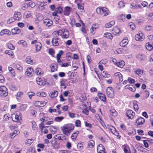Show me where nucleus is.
Instances as JSON below:
<instances>
[{"label": "nucleus", "instance_id": "18", "mask_svg": "<svg viewBox=\"0 0 153 153\" xmlns=\"http://www.w3.org/2000/svg\"><path fill=\"white\" fill-rule=\"evenodd\" d=\"M20 133L19 131L17 130H15L12 133L10 134V137L12 139H13L15 136Z\"/></svg>", "mask_w": 153, "mask_h": 153}, {"label": "nucleus", "instance_id": "2", "mask_svg": "<svg viewBox=\"0 0 153 153\" xmlns=\"http://www.w3.org/2000/svg\"><path fill=\"white\" fill-rule=\"evenodd\" d=\"M8 94V91L7 88L4 86H0V96L5 97Z\"/></svg>", "mask_w": 153, "mask_h": 153}, {"label": "nucleus", "instance_id": "53", "mask_svg": "<svg viewBox=\"0 0 153 153\" xmlns=\"http://www.w3.org/2000/svg\"><path fill=\"white\" fill-rule=\"evenodd\" d=\"M75 125L77 127H80L81 126V122L79 120H77L75 122Z\"/></svg>", "mask_w": 153, "mask_h": 153}, {"label": "nucleus", "instance_id": "8", "mask_svg": "<svg viewBox=\"0 0 153 153\" xmlns=\"http://www.w3.org/2000/svg\"><path fill=\"white\" fill-rule=\"evenodd\" d=\"M145 122L144 119L141 117H139L136 121V124H137V126L143 124Z\"/></svg>", "mask_w": 153, "mask_h": 153}, {"label": "nucleus", "instance_id": "41", "mask_svg": "<svg viewBox=\"0 0 153 153\" xmlns=\"http://www.w3.org/2000/svg\"><path fill=\"white\" fill-rule=\"evenodd\" d=\"M133 108L134 110L137 111L138 110L139 107L137 104H136V102H133Z\"/></svg>", "mask_w": 153, "mask_h": 153}, {"label": "nucleus", "instance_id": "21", "mask_svg": "<svg viewBox=\"0 0 153 153\" xmlns=\"http://www.w3.org/2000/svg\"><path fill=\"white\" fill-rule=\"evenodd\" d=\"M58 39L59 38L56 37L52 39L51 42L53 46H57L59 45V43L57 41Z\"/></svg>", "mask_w": 153, "mask_h": 153}, {"label": "nucleus", "instance_id": "42", "mask_svg": "<svg viewBox=\"0 0 153 153\" xmlns=\"http://www.w3.org/2000/svg\"><path fill=\"white\" fill-rule=\"evenodd\" d=\"M27 4L29 7H30L31 8L34 7L35 6V3L32 1L29 2Z\"/></svg>", "mask_w": 153, "mask_h": 153}, {"label": "nucleus", "instance_id": "58", "mask_svg": "<svg viewBox=\"0 0 153 153\" xmlns=\"http://www.w3.org/2000/svg\"><path fill=\"white\" fill-rule=\"evenodd\" d=\"M55 52L54 50L52 49L49 50V53L50 54L53 56V55L54 54Z\"/></svg>", "mask_w": 153, "mask_h": 153}, {"label": "nucleus", "instance_id": "44", "mask_svg": "<svg viewBox=\"0 0 153 153\" xmlns=\"http://www.w3.org/2000/svg\"><path fill=\"white\" fill-rule=\"evenodd\" d=\"M125 153H130L129 150V148L128 146H125L124 149Z\"/></svg>", "mask_w": 153, "mask_h": 153}, {"label": "nucleus", "instance_id": "57", "mask_svg": "<svg viewBox=\"0 0 153 153\" xmlns=\"http://www.w3.org/2000/svg\"><path fill=\"white\" fill-rule=\"evenodd\" d=\"M44 123H42L40 124V128L41 130H42L44 128H48L49 126H43Z\"/></svg>", "mask_w": 153, "mask_h": 153}, {"label": "nucleus", "instance_id": "16", "mask_svg": "<svg viewBox=\"0 0 153 153\" xmlns=\"http://www.w3.org/2000/svg\"><path fill=\"white\" fill-rule=\"evenodd\" d=\"M112 31L113 34L115 35H117L120 32V30L118 27L115 26L112 29Z\"/></svg>", "mask_w": 153, "mask_h": 153}, {"label": "nucleus", "instance_id": "7", "mask_svg": "<svg viewBox=\"0 0 153 153\" xmlns=\"http://www.w3.org/2000/svg\"><path fill=\"white\" fill-rule=\"evenodd\" d=\"M18 116V115L15 114H13L12 115V119L13 121L14 122H17L18 120H19L22 119V117L21 116Z\"/></svg>", "mask_w": 153, "mask_h": 153}, {"label": "nucleus", "instance_id": "20", "mask_svg": "<svg viewBox=\"0 0 153 153\" xmlns=\"http://www.w3.org/2000/svg\"><path fill=\"white\" fill-rule=\"evenodd\" d=\"M36 81L37 84L40 86L44 85H45V83L40 78H37L36 79Z\"/></svg>", "mask_w": 153, "mask_h": 153}, {"label": "nucleus", "instance_id": "13", "mask_svg": "<svg viewBox=\"0 0 153 153\" xmlns=\"http://www.w3.org/2000/svg\"><path fill=\"white\" fill-rule=\"evenodd\" d=\"M63 34V36H62V38L65 39L68 38L69 35L68 30L66 29H64Z\"/></svg>", "mask_w": 153, "mask_h": 153}, {"label": "nucleus", "instance_id": "29", "mask_svg": "<svg viewBox=\"0 0 153 153\" xmlns=\"http://www.w3.org/2000/svg\"><path fill=\"white\" fill-rule=\"evenodd\" d=\"M26 62L29 64H32L33 61L31 60L30 56H28L26 59Z\"/></svg>", "mask_w": 153, "mask_h": 153}, {"label": "nucleus", "instance_id": "26", "mask_svg": "<svg viewBox=\"0 0 153 153\" xmlns=\"http://www.w3.org/2000/svg\"><path fill=\"white\" fill-rule=\"evenodd\" d=\"M128 40L126 39H123L120 43V45L121 46L124 47L128 43Z\"/></svg>", "mask_w": 153, "mask_h": 153}, {"label": "nucleus", "instance_id": "27", "mask_svg": "<svg viewBox=\"0 0 153 153\" xmlns=\"http://www.w3.org/2000/svg\"><path fill=\"white\" fill-rule=\"evenodd\" d=\"M115 65L118 67H119L120 66L121 68H123V66L125 65V62L123 60H121L118 62L116 63Z\"/></svg>", "mask_w": 153, "mask_h": 153}, {"label": "nucleus", "instance_id": "1", "mask_svg": "<svg viewBox=\"0 0 153 153\" xmlns=\"http://www.w3.org/2000/svg\"><path fill=\"white\" fill-rule=\"evenodd\" d=\"M74 129V125L72 124H68L61 127V129L64 134L69 136Z\"/></svg>", "mask_w": 153, "mask_h": 153}, {"label": "nucleus", "instance_id": "4", "mask_svg": "<svg viewBox=\"0 0 153 153\" xmlns=\"http://www.w3.org/2000/svg\"><path fill=\"white\" fill-rule=\"evenodd\" d=\"M135 113L131 110H129L126 112V116L129 119H132L135 116Z\"/></svg>", "mask_w": 153, "mask_h": 153}, {"label": "nucleus", "instance_id": "6", "mask_svg": "<svg viewBox=\"0 0 153 153\" xmlns=\"http://www.w3.org/2000/svg\"><path fill=\"white\" fill-rule=\"evenodd\" d=\"M105 150V147L102 144H100L98 146L97 151L98 153H106Z\"/></svg>", "mask_w": 153, "mask_h": 153}, {"label": "nucleus", "instance_id": "25", "mask_svg": "<svg viewBox=\"0 0 153 153\" xmlns=\"http://www.w3.org/2000/svg\"><path fill=\"white\" fill-rule=\"evenodd\" d=\"M36 50L37 51H39L41 49L42 45L39 42H37L35 44Z\"/></svg>", "mask_w": 153, "mask_h": 153}, {"label": "nucleus", "instance_id": "12", "mask_svg": "<svg viewBox=\"0 0 153 153\" xmlns=\"http://www.w3.org/2000/svg\"><path fill=\"white\" fill-rule=\"evenodd\" d=\"M71 8L68 6H67L64 9V15L68 16L69 15L71 11L70 10Z\"/></svg>", "mask_w": 153, "mask_h": 153}, {"label": "nucleus", "instance_id": "59", "mask_svg": "<svg viewBox=\"0 0 153 153\" xmlns=\"http://www.w3.org/2000/svg\"><path fill=\"white\" fill-rule=\"evenodd\" d=\"M128 82L130 83H134L135 82V80L131 78H128Z\"/></svg>", "mask_w": 153, "mask_h": 153}, {"label": "nucleus", "instance_id": "3", "mask_svg": "<svg viewBox=\"0 0 153 153\" xmlns=\"http://www.w3.org/2000/svg\"><path fill=\"white\" fill-rule=\"evenodd\" d=\"M106 94L108 97L112 98L114 96V92L112 88L111 87H108L106 89Z\"/></svg>", "mask_w": 153, "mask_h": 153}, {"label": "nucleus", "instance_id": "48", "mask_svg": "<svg viewBox=\"0 0 153 153\" xmlns=\"http://www.w3.org/2000/svg\"><path fill=\"white\" fill-rule=\"evenodd\" d=\"M14 20H15L14 17H11L9 19L7 20V22L8 24H10L14 22Z\"/></svg>", "mask_w": 153, "mask_h": 153}, {"label": "nucleus", "instance_id": "5", "mask_svg": "<svg viewBox=\"0 0 153 153\" xmlns=\"http://www.w3.org/2000/svg\"><path fill=\"white\" fill-rule=\"evenodd\" d=\"M51 144L53 147V148L54 149H58L60 147V143H58L56 140L52 141Z\"/></svg>", "mask_w": 153, "mask_h": 153}, {"label": "nucleus", "instance_id": "31", "mask_svg": "<svg viewBox=\"0 0 153 153\" xmlns=\"http://www.w3.org/2000/svg\"><path fill=\"white\" fill-rule=\"evenodd\" d=\"M58 95V92L56 91H55L52 92L50 95L51 97H55L57 96Z\"/></svg>", "mask_w": 153, "mask_h": 153}, {"label": "nucleus", "instance_id": "38", "mask_svg": "<svg viewBox=\"0 0 153 153\" xmlns=\"http://www.w3.org/2000/svg\"><path fill=\"white\" fill-rule=\"evenodd\" d=\"M136 57L141 60H143L145 59V57L143 55L139 54L136 56Z\"/></svg>", "mask_w": 153, "mask_h": 153}, {"label": "nucleus", "instance_id": "30", "mask_svg": "<svg viewBox=\"0 0 153 153\" xmlns=\"http://www.w3.org/2000/svg\"><path fill=\"white\" fill-rule=\"evenodd\" d=\"M63 10V8L61 7H59L55 8V11L58 13H61Z\"/></svg>", "mask_w": 153, "mask_h": 153}, {"label": "nucleus", "instance_id": "15", "mask_svg": "<svg viewBox=\"0 0 153 153\" xmlns=\"http://www.w3.org/2000/svg\"><path fill=\"white\" fill-rule=\"evenodd\" d=\"M12 34L14 35L16 34H19L21 31V30L18 27H15L11 30Z\"/></svg>", "mask_w": 153, "mask_h": 153}, {"label": "nucleus", "instance_id": "54", "mask_svg": "<svg viewBox=\"0 0 153 153\" xmlns=\"http://www.w3.org/2000/svg\"><path fill=\"white\" fill-rule=\"evenodd\" d=\"M77 7L79 9L82 10L83 11H84V4L82 5V4H77Z\"/></svg>", "mask_w": 153, "mask_h": 153}, {"label": "nucleus", "instance_id": "35", "mask_svg": "<svg viewBox=\"0 0 153 153\" xmlns=\"http://www.w3.org/2000/svg\"><path fill=\"white\" fill-rule=\"evenodd\" d=\"M94 145V142L93 140H90L88 143V146L90 148H93Z\"/></svg>", "mask_w": 153, "mask_h": 153}, {"label": "nucleus", "instance_id": "47", "mask_svg": "<svg viewBox=\"0 0 153 153\" xmlns=\"http://www.w3.org/2000/svg\"><path fill=\"white\" fill-rule=\"evenodd\" d=\"M5 53L11 56H13V52L11 50H6L5 51Z\"/></svg>", "mask_w": 153, "mask_h": 153}, {"label": "nucleus", "instance_id": "64", "mask_svg": "<svg viewBox=\"0 0 153 153\" xmlns=\"http://www.w3.org/2000/svg\"><path fill=\"white\" fill-rule=\"evenodd\" d=\"M119 6L120 7H123L125 6L124 4L122 1H120L119 3Z\"/></svg>", "mask_w": 153, "mask_h": 153}, {"label": "nucleus", "instance_id": "46", "mask_svg": "<svg viewBox=\"0 0 153 153\" xmlns=\"http://www.w3.org/2000/svg\"><path fill=\"white\" fill-rule=\"evenodd\" d=\"M135 74L137 75L139 74H142L143 73V72L140 69H137L134 72Z\"/></svg>", "mask_w": 153, "mask_h": 153}, {"label": "nucleus", "instance_id": "56", "mask_svg": "<svg viewBox=\"0 0 153 153\" xmlns=\"http://www.w3.org/2000/svg\"><path fill=\"white\" fill-rule=\"evenodd\" d=\"M27 106L25 105H22L20 107V109L22 111L25 110L27 108Z\"/></svg>", "mask_w": 153, "mask_h": 153}, {"label": "nucleus", "instance_id": "22", "mask_svg": "<svg viewBox=\"0 0 153 153\" xmlns=\"http://www.w3.org/2000/svg\"><path fill=\"white\" fill-rule=\"evenodd\" d=\"M50 67L51 68V71L53 72L56 71L58 68L57 65L54 63L51 64Z\"/></svg>", "mask_w": 153, "mask_h": 153}, {"label": "nucleus", "instance_id": "45", "mask_svg": "<svg viewBox=\"0 0 153 153\" xmlns=\"http://www.w3.org/2000/svg\"><path fill=\"white\" fill-rule=\"evenodd\" d=\"M67 81V80L64 79H61L60 82L61 84L60 86H65V83Z\"/></svg>", "mask_w": 153, "mask_h": 153}, {"label": "nucleus", "instance_id": "40", "mask_svg": "<svg viewBox=\"0 0 153 153\" xmlns=\"http://www.w3.org/2000/svg\"><path fill=\"white\" fill-rule=\"evenodd\" d=\"M64 117H56L55 118V120L56 122H60L62 120Z\"/></svg>", "mask_w": 153, "mask_h": 153}, {"label": "nucleus", "instance_id": "52", "mask_svg": "<svg viewBox=\"0 0 153 153\" xmlns=\"http://www.w3.org/2000/svg\"><path fill=\"white\" fill-rule=\"evenodd\" d=\"M129 25L130 27L133 30L135 29V25L134 23L132 22H130L129 24Z\"/></svg>", "mask_w": 153, "mask_h": 153}, {"label": "nucleus", "instance_id": "10", "mask_svg": "<svg viewBox=\"0 0 153 153\" xmlns=\"http://www.w3.org/2000/svg\"><path fill=\"white\" fill-rule=\"evenodd\" d=\"M43 23L46 26L49 27L53 24V22L49 19H46L44 20Z\"/></svg>", "mask_w": 153, "mask_h": 153}, {"label": "nucleus", "instance_id": "19", "mask_svg": "<svg viewBox=\"0 0 153 153\" xmlns=\"http://www.w3.org/2000/svg\"><path fill=\"white\" fill-rule=\"evenodd\" d=\"M33 72V69L31 67H28L26 71L27 75L29 76H31L32 75Z\"/></svg>", "mask_w": 153, "mask_h": 153}, {"label": "nucleus", "instance_id": "43", "mask_svg": "<svg viewBox=\"0 0 153 153\" xmlns=\"http://www.w3.org/2000/svg\"><path fill=\"white\" fill-rule=\"evenodd\" d=\"M102 74V76L105 78H108L110 76V75L107 73L105 71H103Z\"/></svg>", "mask_w": 153, "mask_h": 153}, {"label": "nucleus", "instance_id": "17", "mask_svg": "<svg viewBox=\"0 0 153 153\" xmlns=\"http://www.w3.org/2000/svg\"><path fill=\"white\" fill-rule=\"evenodd\" d=\"M46 104V102L45 101L44 102H41L39 101H36L35 102V104L36 105L39 106L40 107H43L45 106Z\"/></svg>", "mask_w": 153, "mask_h": 153}, {"label": "nucleus", "instance_id": "11", "mask_svg": "<svg viewBox=\"0 0 153 153\" xmlns=\"http://www.w3.org/2000/svg\"><path fill=\"white\" fill-rule=\"evenodd\" d=\"M101 10V15L105 16L108 14L109 11L108 9L104 7H102Z\"/></svg>", "mask_w": 153, "mask_h": 153}, {"label": "nucleus", "instance_id": "60", "mask_svg": "<svg viewBox=\"0 0 153 153\" xmlns=\"http://www.w3.org/2000/svg\"><path fill=\"white\" fill-rule=\"evenodd\" d=\"M85 125L87 127L89 128H91L92 126L91 124L90 123H87L86 121L85 122Z\"/></svg>", "mask_w": 153, "mask_h": 153}, {"label": "nucleus", "instance_id": "33", "mask_svg": "<svg viewBox=\"0 0 153 153\" xmlns=\"http://www.w3.org/2000/svg\"><path fill=\"white\" fill-rule=\"evenodd\" d=\"M8 70L10 72L12 76H15V73L14 71V70L13 68L11 67H9Z\"/></svg>", "mask_w": 153, "mask_h": 153}, {"label": "nucleus", "instance_id": "32", "mask_svg": "<svg viewBox=\"0 0 153 153\" xmlns=\"http://www.w3.org/2000/svg\"><path fill=\"white\" fill-rule=\"evenodd\" d=\"M110 114L114 116H115L117 115V113L114 109H111L110 111Z\"/></svg>", "mask_w": 153, "mask_h": 153}, {"label": "nucleus", "instance_id": "39", "mask_svg": "<svg viewBox=\"0 0 153 153\" xmlns=\"http://www.w3.org/2000/svg\"><path fill=\"white\" fill-rule=\"evenodd\" d=\"M15 67L19 71H21L23 70L22 68L19 64H16L15 65Z\"/></svg>", "mask_w": 153, "mask_h": 153}, {"label": "nucleus", "instance_id": "49", "mask_svg": "<svg viewBox=\"0 0 153 153\" xmlns=\"http://www.w3.org/2000/svg\"><path fill=\"white\" fill-rule=\"evenodd\" d=\"M19 44H22L23 46H26L27 45L26 42L24 40H21L19 41Z\"/></svg>", "mask_w": 153, "mask_h": 153}, {"label": "nucleus", "instance_id": "9", "mask_svg": "<svg viewBox=\"0 0 153 153\" xmlns=\"http://www.w3.org/2000/svg\"><path fill=\"white\" fill-rule=\"evenodd\" d=\"M97 94L99 98L101 101L103 102H105L106 101V97L104 94L100 93V91H98Z\"/></svg>", "mask_w": 153, "mask_h": 153}, {"label": "nucleus", "instance_id": "61", "mask_svg": "<svg viewBox=\"0 0 153 153\" xmlns=\"http://www.w3.org/2000/svg\"><path fill=\"white\" fill-rule=\"evenodd\" d=\"M102 7H98L96 9V12L98 14H101V13Z\"/></svg>", "mask_w": 153, "mask_h": 153}, {"label": "nucleus", "instance_id": "14", "mask_svg": "<svg viewBox=\"0 0 153 153\" xmlns=\"http://www.w3.org/2000/svg\"><path fill=\"white\" fill-rule=\"evenodd\" d=\"M22 16L20 13L17 12L15 13L13 17L15 20L19 21L21 19Z\"/></svg>", "mask_w": 153, "mask_h": 153}, {"label": "nucleus", "instance_id": "55", "mask_svg": "<svg viewBox=\"0 0 153 153\" xmlns=\"http://www.w3.org/2000/svg\"><path fill=\"white\" fill-rule=\"evenodd\" d=\"M59 140H66V138L65 136H59L57 138Z\"/></svg>", "mask_w": 153, "mask_h": 153}, {"label": "nucleus", "instance_id": "37", "mask_svg": "<svg viewBox=\"0 0 153 153\" xmlns=\"http://www.w3.org/2000/svg\"><path fill=\"white\" fill-rule=\"evenodd\" d=\"M28 7L29 6H28V4H24L22 5L21 7L22 10H25L27 9Z\"/></svg>", "mask_w": 153, "mask_h": 153}, {"label": "nucleus", "instance_id": "50", "mask_svg": "<svg viewBox=\"0 0 153 153\" xmlns=\"http://www.w3.org/2000/svg\"><path fill=\"white\" fill-rule=\"evenodd\" d=\"M8 48L11 50H13L15 49L14 47L11 43H9L7 45Z\"/></svg>", "mask_w": 153, "mask_h": 153}, {"label": "nucleus", "instance_id": "23", "mask_svg": "<svg viewBox=\"0 0 153 153\" xmlns=\"http://www.w3.org/2000/svg\"><path fill=\"white\" fill-rule=\"evenodd\" d=\"M4 34H8L9 35L11 34V32L8 30L4 29L1 30L0 33V35L2 36Z\"/></svg>", "mask_w": 153, "mask_h": 153}, {"label": "nucleus", "instance_id": "51", "mask_svg": "<svg viewBox=\"0 0 153 153\" xmlns=\"http://www.w3.org/2000/svg\"><path fill=\"white\" fill-rule=\"evenodd\" d=\"M148 140H143V143L144 146L146 148H148L149 147V142L147 141Z\"/></svg>", "mask_w": 153, "mask_h": 153}, {"label": "nucleus", "instance_id": "34", "mask_svg": "<svg viewBox=\"0 0 153 153\" xmlns=\"http://www.w3.org/2000/svg\"><path fill=\"white\" fill-rule=\"evenodd\" d=\"M24 14L26 15V16L27 18H28L32 16L33 14L31 11H28L25 12L24 13Z\"/></svg>", "mask_w": 153, "mask_h": 153}, {"label": "nucleus", "instance_id": "63", "mask_svg": "<svg viewBox=\"0 0 153 153\" xmlns=\"http://www.w3.org/2000/svg\"><path fill=\"white\" fill-rule=\"evenodd\" d=\"M78 148L82 149H83V144L81 143H79L77 144V146Z\"/></svg>", "mask_w": 153, "mask_h": 153}, {"label": "nucleus", "instance_id": "28", "mask_svg": "<svg viewBox=\"0 0 153 153\" xmlns=\"http://www.w3.org/2000/svg\"><path fill=\"white\" fill-rule=\"evenodd\" d=\"M104 36L110 39H112L113 37L112 34L109 33H105L104 34Z\"/></svg>", "mask_w": 153, "mask_h": 153}, {"label": "nucleus", "instance_id": "24", "mask_svg": "<svg viewBox=\"0 0 153 153\" xmlns=\"http://www.w3.org/2000/svg\"><path fill=\"white\" fill-rule=\"evenodd\" d=\"M35 73L38 75H40L43 73V71L40 68H37L35 70Z\"/></svg>", "mask_w": 153, "mask_h": 153}, {"label": "nucleus", "instance_id": "62", "mask_svg": "<svg viewBox=\"0 0 153 153\" xmlns=\"http://www.w3.org/2000/svg\"><path fill=\"white\" fill-rule=\"evenodd\" d=\"M135 39L137 41H142V40H141V38H140V37L139 36V35H138V34L136 35L135 37Z\"/></svg>", "mask_w": 153, "mask_h": 153}, {"label": "nucleus", "instance_id": "36", "mask_svg": "<svg viewBox=\"0 0 153 153\" xmlns=\"http://www.w3.org/2000/svg\"><path fill=\"white\" fill-rule=\"evenodd\" d=\"M146 49L149 51H151L152 50V45L150 44L149 42H148L146 44Z\"/></svg>", "mask_w": 153, "mask_h": 153}]
</instances>
